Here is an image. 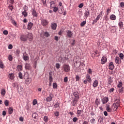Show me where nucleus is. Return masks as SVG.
<instances>
[{
    "label": "nucleus",
    "mask_w": 124,
    "mask_h": 124,
    "mask_svg": "<svg viewBox=\"0 0 124 124\" xmlns=\"http://www.w3.org/2000/svg\"><path fill=\"white\" fill-rule=\"evenodd\" d=\"M48 80H49L48 86L49 87H51L52 86V83H53V78L52 77V73L51 72L49 73Z\"/></svg>",
    "instance_id": "obj_1"
},
{
    "label": "nucleus",
    "mask_w": 124,
    "mask_h": 124,
    "mask_svg": "<svg viewBox=\"0 0 124 124\" xmlns=\"http://www.w3.org/2000/svg\"><path fill=\"white\" fill-rule=\"evenodd\" d=\"M63 71L64 72H69L70 71V66H69V65L68 64H64L63 67Z\"/></svg>",
    "instance_id": "obj_2"
},
{
    "label": "nucleus",
    "mask_w": 124,
    "mask_h": 124,
    "mask_svg": "<svg viewBox=\"0 0 124 124\" xmlns=\"http://www.w3.org/2000/svg\"><path fill=\"white\" fill-rule=\"evenodd\" d=\"M20 40L21 41H22V42H26L28 41V37H27L26 35H21L20 36Z\"/></svg>",
    "instance_id": "obj_3"
},
{
    "label": "nucleus",
    "mask_w": 124,
    "mask_h": 124,
    "mask_svg": "<svg viewBox=\"0 0 124 124\" xmlns=\"http://www.w3.org/2000/svg\"><path fill=\"white\" fill-rule=\"evenodd\" d=\"M32 117L34 119V122H37L38 121V114L36 112L32 113Z\"/></svg>",
    "instance_id": "obj_4"
},
{
    "label": "nucleus",
    "mask_w": 124,
    "mask_h": 124,
    "mask_svg": "<svg viewBox=\"0 0 124 124\" xmlns=\"http://www.w3.org/2000/svg\"><path fill=\"white\" fill-rule=\"evenodd\" d=\"M49 24L48 21L46 19H42L41 21V25L43 27H46Z\"/></svg>",
    "instance_id": "obj_5"
},
{
    "label": "nucleus",
    "mask_w": 124,
    "mask_h": 124,
    "mask_svg": "<svg viewBox=\"0 0 124 124\" xmlns=\"http://www.w3.org/2000/svg\"><path fill=\"white\" fill-rule=\"evenodd\" d=\"M32 27H33V23L31 22H29L27 25V30H28V31H31V30L32 29Z\"/></svg>",
    "instance_id": "obj_6"
},
{
    "label": "nucleus",
    "mask_w": 124,
    "mask_h": 124,
    "mask_svg": "<svg viewBox=\"0 0 124 124\" xmlns=\"http://www.w3.org/2000/svg\"><path fill=\"white\" fill-rule=\"evenodd\" d=\"M101 101L103 104H106V103L109 101V98H108V97H105L102 98Z\"/></svg>",
    "instance_id": "obj_7"
},
{
    "label": "nucleus",
    "mask_w": 124,
    "mask_h": 124,
    "mask_svg": "<svg viewBox=\"0 0 124 124\" xmlns=\"http://www.w3.org/2000/svg\"><path fill=\"white\" fill-rule=\"evenodd\" d=\"M31 12L32 13V15L33 16V17H37L38 15H37V13L36 12V11L35 10V9H32L31 10Z\"/></svg>",
    "instance_id": "obj_8"
},
{
    "label": "nucleus",
    "mask_w": 124,
    "mask_h": 124,
    "mask_svg": "<svg viewBox=\"0 0 124 124\" xmlns=\"http://www.w3.org/2000/svg\"><path fill=\"white\" fill-rule=\"evenodd\" d=\"M41 35H43V36H45L46 37H49V36H50V34H49V32H48L47 31H43L41 33Z\"/></svg>",
    "instance_id": "obj_9"
},
{
    "label": "nucleus",
    "mask_w": 124,
    "mask_h": 124,
    "mask_svg": "<svg viewBox=\"0 0 124 124\" xmlns=\"http://www.w3.org/2000/svg\"><path fill=\"white\" fill-rule=\"evenodd\" d=\"M73 95L75 96V98L77 99H79L80 97V93H79L77 92H74L73 93Z\"/></svg>",
    "instance_id": "obj_10"
},
{
    "label": "nucleus",
    "mask_w": 124,
    "mask_h": 124,
    "mask_svg": "<svg viewBox=\"0 0 124 124\" xmlns=\"http://www.w3.org/2000/svg\"><path fill=\"white\" fill-rule=\"evenodd\" d=\"M101 62L102 64H104V63H106L107 62V58H106V57L103 56L102 58Z\"/></svg>",
    "instance_id": "obj_11"
},
{
    "label": "nucleus",
    "mask_w": 124,
    "mask_h": 124,
    "mask_svg": "<svg viewBox=\"0 0 124 124\" xmlns=\"http://www.w3.org/2000/svg\"><path fill=\"white\" fill-rule=\"evenodd\" d=\"M8 112L9 115H12V114H13V112H14V109L12 107H9L8 108Z\"/></svg>",
    "instance_id": "obj_12"
},
{
    "label": "nucleus",
    "mask_w": 124,
    "mask_h": 124,
    "mask_svg": "<svg viewBox=\"0 0 124 124\" xmlns=\"http://www.w3.org/2000/svg\"><path fill=\"white\" fill-rule=\"evenodd\" d=\"M31 81H32V79H31V78H27L25 80V84L26 85H30V84L31 83Z\"/></svg>",
    "instance_id": "obj_13"
},
{
    "label": "nucleus",
    "mask_w": 124,
    "mask_h": 124,
    "mask_svg": "<svg viewBox=\"0 0 124 124\" xmlns=\"http://www.w3.org/2000/svg\"><path fill=\"white\" fill-rule=\"evenodd\" d=\"M27 38H28L29 41L32 40V33H29L27 35Z\"/></svg>",
    "instance_id": "obj_14"
},
{
    "label": "nucleus",
    "mask_w": 124,
    "mask_h": 124,
    "mask_svg": "<svg viewBox=\"0 0 124 124\" xmlns=\"http://www.w3.org/2000/svg\"><path fill=\"white\" fill-rule=\"evenodd\" d=\"M50 8H54L57 6V3L55 1H51L50 2Z\"/></svg>",
    "instance_id": "obj_15"
},
{
    "label": "nucleus",
    "mask_w": 124,
    "mask_h": 124,
    "mask_svg": "<svg viewBox=\"0 0 124 124\" xmlns=\"http://www.w3.org/2000/svg\"><path fill=\"white\" fill-rule=\"evenodd\" d=\"M84 17L87 19L89 16H90V11L89 10H87L85 11V12L84 13Z\"/></svg>",
    "instance_id": "obj_16"
},
{
    "label": "nucleus",
    "mask_w": 124,
    "mask_h": 124,
    "mask_svg": "<svg viewBox=\"0 0 124 124\" xmlns=\"http://www.w3.org/2000/svg\"><path fill=\"white\" fill-rule=\"evenodd\" d=\"M108 67H109V69H110V70H113L114 69V63H113V62H110L109 63Z\"/></svg>",
    "instance_id": "obj_17"
},
{
    "label": "nucleus",
    "mask_w": 124,
    "mask_h": 124,
    "mask_svg": "<svg viewBox=\"0 0 124 124\" xmlns=\"http://www.w3.org/2000/svg\"><path fill=\"white\" fill-rule=\"evenodd\" d=\"M86 80L89 82V83H91L92 82V78H91V76L89 74H87L86 76Z\"/></svg>",
    "instance_id": "obj_18"
},
{
    "label": "nucleus",
    "mask_w": 124,
    "mask_h": 124,
    "mask_svg": "<svg viewBox=\"0 0 124 124\" xmlns=\"http://www.w3.org/2000/svg\"><path fill=\"white\" fill-rule=\"evenodd\" d=\"M120 100L119 99H116L114 102V105L116 106H120Z\"/></svg>",
    "instance_id": "obj_19"
},
{
    "label": "nucleus",
    "mask_w": 124,
    "mask_h": 124,
    "mask_svg": "<svg viewBox=\"0 0 124 124\" xmlns=\"http://www.w3.org/2000/svg\"><path fill=\"white\" fill-rule=\"evenodd\" d=\"M115 62L117 64H120L122 62L121 61V59H120V58L119 57H116L115 58Z\"/></svg>",
    "instance_id": "obj_20"
},
{
    "label": "nucleus",
    "mask_w": 124,
    "mask_h": 124,
    "mask_svg": "<svg viewBox=\"0 0 124 124\" xmlns=\"http://www.w3.org/2000/svg\"><path fill=\"white\" fill-rule=\"evenodd\" d=\"M98 86V81L95 80L93 84V88H96V87H97Z\"/></svg>",
    "instance_id": "obj_21"
},
{
    "label": "nucleus",
    "mask_w": 124,
    "mask_h": 124,
    "mask_svg": "<svg viewBox=\"0 0 124 124\" xmlns=\"http://www.w3.org/2000/svg\"><path fill=\"white\" fill-rule=\"evenodd\" d=\"M51 28L52 29V30H56V29H57V23H51Z\"/></svg>",
    "instance_id": "obj_22"
},
{
    "label": "nucleus",
    "mask_w": 124,
    "mask_h": 124,
    "mask_svg": "<svg viewBox=\"0 0 124 124\" xmlns=\"http://www.w3.org/2000/svg\"><path fill=\"white\" fill-rule=\"evenodd\" d=\"M95 104L96 105V107H98V105L100 104V100L98 98H96L95 101Z\"/></svg>",
    "instance_id": "obj_23"
},
{
    "label": "nucleus",
    "mask_w": 124,
    "mask_h": 124,
    "mask_svg": "<svg viewBox=\"0 0 124 124\" xmlns=\"http://www.w3.org/2000/svg\"><path fill=\"white\" fill-rule=\"evenodd\" d=\"M106 110L108 112H112V108H110V105H106Z\"/></svg>",
    "instance_id": "obj_24"
},
{
    "label": "nucleus",
    "mask_w": 124,
    "mask_h": 124,
    "mask_svg": "<svg viewBox=\"0 0 124 124\" xmlns=\"http://www.w3.org/2000/svg\"><path fill=\"white\" fill-rule=\"evenodd\" d=\"M18 71H22L23 70V65H18L16 67Z\"/></svg>",
    "instance_id": "obj_25"
},
{
    "label": "nucleus",
    "mask_w": 124,
    "mask_h": 124,
    "mask_svg": "<svg viewBox=\"0 0 124 124\" xmlns=\"http://www.w3.org/2000/svg\"><path fill=\"white\" fill-rule=\"evenodd\" d=\"M52 96H51V94H49V96L46 98V101L47 102H49V101H52Z\"/></svg>",
    "instance_id": "obj_26"
},
{
    "label": "nucleus",
    "mask_w": 124,
    "mask_h": 124,
    "mask_svg": "<svg viewBox=\"0 0 124 124\" xmlns=\"http://www.w3.org/2000/svg\"><path fill=\"white\" fill-rule=\"evenodd\" d=\"M67 36L71 37L73 35V33L70 31H67Z\"/></svg>",
    "instance_id": "obj_27"
},
{
    "label": "nucleus",
    "mask_w": 124,
    "mask_h": 124,
    "mask_svg": "<svg viewBox=\"0 0 124 124\" xmlns=\"http://www.w3.org/2000/svg\"><path fill=\"white\" fill-rule=\"evenodd\" d=\"M9 78L11 80H14V79L15 78V76H14V74L11 73L9 74Z\"/></svg>",
    "instance_id": "obj_28"
},
{
    "label": "nucleus",
    "mask_w": 124,
    "mask_h": 124,
    "mask_svg": "<svg viewBox=\"0 0 124 124\" xmlns=\"http://www.w3.org/2000/svg\"><path fill=\"white\" fill-rule=\"evenodd\" d=\"M25 69L30 70L31 69V65H30V64L27 63L25 65Z\"/></svg>",
    "instance_id": "obj_29"
},
{
    "label": "nucleus",
    "mask_w": 124,
    "mask_h": 124,
    "mask_svg": "<svg viewBox=\"0 0 124 124\" xmlns=\"http://www.w3.org/2000/svg\"><path fill=\"white\" fill-rule=\"evenodd\" d=\"M5 93H6V91H5V89H2L1 90V94L2 95V96H4L5 95Z\"/></svg>",
    "instance_id": "obj_30"
},
{
    "label": "nucleus",
    "mask_w": 124,
    "mask_h": 124,
    "mask_svg": "<svg viewBox=\"0 0 124 124\" xmlns=\"http://www.w3.org/2000/svg\"><path fill=\"white\" fill-rule=\"evenodd\" d=\"M81 59H79V58H77L76 59V61H75V62H76V63H78L79 64V65H81Z\"/></svg>",
    "instance_id": "obj_31"
},
{
    "label": "nucleus",
    "mask_w": 124,
    "mask_h": 124,
    "mask_svg": "<svg viewBox=\"0 0 124 124\" xmlns=\"http://www.w3.org/2000/svg\"><path fill=\"white\" fill-rule=\"evenodd\" d=\"M118 25L120 29H122V28H124V23L122 21L119 22Z\"/></svg>",
    "instance_id": "obj_32"
},
{
    "label": "nucleus",
    "mask_w": 124,
    "mask_h": 124,
    "mask_svg": "<svg viewBox=\"0 0 124 124\" xmlns=\"http://www.w3.org/2000/svg\"><path fill=\"white\" fill-rule=\"evenodd\" d=\"M109 18L110 20H116V19H117V16H116L115 15H111L110 16Z\"/></svg>",
    "instance_id": "obj_33"
},
{
    "label": "nucleus",
    "mask_w": 124,
    "mask_h": 124,
    "mask_svg": "<svg viewBox=\"0 0 124 124\" xmlns=\"http://www.w3.org/2000/svg\"><path fill=\"white\" fill-rule=\"evenodd\" d=\"M48 117L47 116H45L43 118V121L45 122L44 124H46L48 122Z\"/></svg>",
    "instance_id": "obj_34"
},
{
    "label": "nucleus",
    "mask_w": 124,
    "mask_h": 124,
    "mask_svg": "<svg viewBox=\"0 0 124 124\" xmlns=\"http://www.w3.org/2000/svg\"><path fill=\"white\" fill-rule=\"evenodd\" d=\"M23 60L24 61H25V62H27V61H29V59H30V58L29 57V56L28 55H23Z\"/></svg>",
    "instance_id": "obj_35"
},
{
    "label": "nucleus",
    "mask_w": 124,
    "mask_h": 124,
    "mask_svg": "<svg viewBox=\"0 0 124 124\" xmlns=\"http://www.w3.org/2000/svg\"><path fill=\"white\" fill-rule=\"evenodd\" d=\"M22 15L26 18V17H28V12L27 11H24L22 12Z\"/></svg>",
    "instance_id": "obj_36"
},
{
    "label": "nucleus",
    "mask_w": 124,
    "mask_h": 124,
    "mask_svg": "<svg viewBox=\"0 0 124 124\" xmlns=\"http://www.w3.org/2000/svg\"><path fill=\"white\" fill-rule=\"evenodd\" d=\"M8 8L10 10H11V11H12L13 9H14V6L12 4H9Z\"/></svg>",
    "instance_id": "obj_37"
},
{
    "label": "nucleus",
    "mask_w": 124,
    "mask_h": 124,
    "mask_svg": "<svg viewBox=\"0 0 124 124\" xmlns=\"http://www.w3.org/2000/svg\"><path fill=\"white\" fill-rule=\"evenodd\" d=\"M78 99H74L73 100V106H75V105H76V104H77V102L78 101Z\"/></svg>",
    "instance_id": "obj_38"
},
{
    "label": "nucleus",
    "mask_w": 124,
    "mask_h": 124,
    "mask_svg": "<svg viewBox=\"0 0 124 124\" xmlns=\"http://www.w3.org/2000/svg\"><path fill=\"white\" fill-rule=\"evenodd\" d=\"M83 113V111L81 110H78L77 111V115L79 117V116H81V114Z\"/></svg>",
    "instance_id": "obj_39"
},
{
    "label": "nucleus",
    "mask_w": 124,
    "mask_h": 124,
    "mask_svg": "<svg viewBox=\"0 0 124 124\" xmlns=\"http://www.w3.org/2000/svg\"><path fill=\"white\" fill-rule=\"evenodd\" d=\"M18 77L19 79H23V74L21 72L18 73Z\"/></svg>",
    "instance_id": "obj_40"
},
{
    "label": "nucleus",
    "mask_w": 124,
    "mask_h": 124,
    "mask_svg": "<svg viewBox=\"0 0 124 124\" xmlns=\"http://www.w3.org/2000/svg\"><path fill=\"white\" fill-rule=\"evenodd\" d=\"M24 11H28L29 10V7L27 5H24L23 7Z\"/></svg>",
    "instance_id": "obj_41"
},
{
    "label": "nucleus",
    "mask_w": 124,
    "mask_h": 124,
    "mask_svg": "<svg viewBox=\"0 0 124 124\" xmlns=\"http://www.w3.org/2000/svg\"><path fill=\"white\" fill-rule=\"evenodd\" d=\"M59 106H60V103H59L58 102L55 103L54 105V108H58V107H59Z\"/></svg>",
    "instance_id": "obj_42"
},
{
    "label": "nucleus",
    "mask_w": 124,
    "mask_h": 124,
    "mask_svg": "<svg viewBox=\"0 0 124 124\" xmlns=\"http://www.w3.org/2000/svg\"><path fill=\"white\" fill-rule=\"evenodd\" d=\"M32 104L33 105V106L36 105V104H37V100L36 99H34L32 101Z\"/></svg>",
    "instance_id": "obj_43"
},
{
    "label": "nucleus",
    "mask_w": 124,
    "mask_h": 124,
    "mask_svg": "<svg viewBox=\"0 0 124 124\" xmlns=\"http://www.w3.org/2000/svg\"><path fill=\"white\" fill-rule=\"evenodd\" d=\"M117 87L118 88H122V87H123V82H122V81H120L117 85Z\"/></svg>",
    "instance_id": "obj_44"
},
{
    "label": "nucleus",
    "mask_w": 124,
    "mask_h": 124,
    "mask_svg": "<svg viewBox=\"0 0 124 124\" xmlns=\"http://www.w3.org/2000/svg\"><path fill=\"white\" fill-rule=\"evenodd\" d=\"M4 104L5 105V106H8V105H9V102L8 101V100H5Z\"/></svg>",
    "instance_id": "obj_45"
},
{
    "label": "nucleus",
    "mask_w": 124,
    "mask_h": 124,
    "mask_svg": "<svg viewBox=\"0 0 124 124\" xmlns=\"http://www.w3.org/2000/svg\"><path fill=\"white\" fill-rule=\"evenodd\" d=\"M86 21H84L83 22H82L81 23H80V27H84L85 25H86Z\"/></svg>",
    "instance_id": "obj_46"
},
{
    "label": "nucleus",
    "mask_w": 124,
    "mask_h": 124,
    "mask_svg": "<svg viewBox=\"0 0 124 124\" xmlns=\"http://www.w3.org/2000/svg\"><path fill=\"white\" fill-rule=\"evenodd\" d=\"M8 60L9 61H10V62H12V60H13V57H12V55H9Z\"/></svg>",
    "instance_id": "obj_47"
},
{
    "label": "nucleus",
    "mask_w": 124,
    "mask_h": 124,
    "mask_svg": "<svg viewBox=\"0 0 124 124\" xmlns=\"http://www.w3.org/2000/svg\"><path fill=\"white\" fill-rule=\"evenodd\" d=\"M119 56L121 59V60H124V54L120 53V54H119Z\"/></svg>",
    "instance_id": "obj_48"
},
{
    "label": "nucleus",
    "mask_w": 124,
    "mask_h": 124,
    "mask_svg": "<svg viewBox=\"0 0 124 124\" xmlns=\"http://www.w3.org/2000/svg\"><path fill=\"white\" fill-rule=\"evenodd\" d=\"M53 88L54 89H57V88H58V85L57 84V83H56V82L53 83Z\"/></svg>",
    "instance_id": "obj_49"
},
{
    "label": "nucleus",
    "mask_w": 124,
    "mask_h": 124,
    "mask_svg": "<svg viewBox=\"0 0 124 124\" xmlns=\"http://www.w3.org/2000/svg\"><path fill=\"white\" fill-rule=\"evenodd\" d=\"M12 86L14 88H16V87H18V83L14 82L13 83Z\"/></svg>",
    "instance_id": "obj_50"
},
{
    "label": "nucleus",
    "mask_w": 124,
    "mask_h": 124,
    "mask_svg": "<svg viewBox=\"0 0 124 124\" xmlns=\"http://www.w3.org/2000/svg\"><path fill=\"white\" fill-rule=\"evenodd\" d=\"M12 24H13L14 26H17V23L14 20H12Z\"/></svg>",
    "instance_id": "obj_51"
},
{
    "label": "nucleus",
    "mask_w": 124,
    "mask_h": 124,
    "mask_svg": "<svg viewBox=\"0 0 124 124\" xmlns=\"http://www.w3.org/2000/svg\"><path fill=\"white\" fill-rule=\"evenodd\" d=\"M10 4H12V5H13L14 3H15V1L14 0H9Z\"/></svg>",
    "instance_id": "obj_52"
},
{
    "label": "nucleus",
    "mask_w": 124,
    "mask_h": 124,
    "mask_svg": "<svg viewBox=\"0 0 124 124\" xmlns=\"http://www.w3.org/2000/svg\"><path fill=\"white\" fill-rule=\"evenodd\" d=\"M3 66H4V65L2 62H0V68H3Z\"/></svg>",
    "instance_id": "obj_53"
},
{
    "label": "nucleus",
    "mask_w": 124,
    "mask_h": 124,
    "mask_svg": "<svg viewBox=\"0 0 124 124\" xmlns=\"http://www.w3.org/2000/svg\"><path fill=\"white\" fill-rule=\"evenodd\" d=\"M77 121H78V118L77 117H74L73 118V122H74V123H76Z\"/></svg>",
    "instance_id": "obj_54"
},
{
    "label": "nucleus",
    "mask_w": 124,
    "mask_h": 124,
    "mask_svg": "<svg viewBox=\"0 0 124 124\" xmlns=\"http://www.w3.org/2000/svg\"><path fill=\"white\" fill-rule=\"evenodd\" d=\"M58 11L59 13H60V14H62V8H59Z\"/></svg>",
    "instance_id": "obj_55"
},
{
    "label": "nucleus",
    "mask_w": 124,
    "mask_h": 124,
    "mask_svg": "<svg viewBox=\"0 0 124 124\" xmlns=\"http://www.w3.org/2000/svg\"><path fill=\"white\" fill-rule=\"evenodd\" d=\"M54 12H57L58 10H59V8L57 7H54V8H53Z\"/></svg>",
    "instance_id": "obj_56"
},
{
    "label": "nucleus",
    "mask_w": 124,
    "mask_h": 124,
    "mask_svg": "<svg viewBox=\"0 0 124 124\" xmlns=\"http://www.w3.org/2000/svg\"><path fill=\"white\" fill-rule=\"evenodd\" d=\"M3 33L4 34V35H7V34H8V31L7 30H4L3 31Z\"/></svg>",
    "instance_id": "obj_57"
},
{
    "label": "nucleus",
    "mask_w": 124,
    "mask_h": 124,
    "mask_svg": "<svg viewBox=\"0 0 124 124\" xmlns=\"http://www.w3.org/2000/svg\"><path fill=\"white\" fill-rule=\"evenodd\" d=\"M90 122L91 124H93L95 122V119H94V118H93L90 120Z\"/></svg>",
    "instance_id": "obj_58"
},
{
    "label": "nucleus",
    "mask_w": 124,
    "mask_h": 124,
    "mask_svg": "<svg viewBox=\"0 0 124 124\" xmlns=\"http://www.w3.org/2000/svg\"><path fill=\"white\" fill-rule=\"evenodd\" d=\"M43 4V5H46V2L47 1V0H41Z\"/></svg>",
    "instance_id": "obj_59"
},
{
    "label": "nucleus",
    "mask_w": 124,
    "mask_h": 124,
    "mask_svg": "<svg viewBox=\"0 0 124 124\" xmlns=\"http://www.w3.org/2000/svg\"><path fill=\"white\" fill-rule=\"evenodd\" d=\"M54 115H55V116H56V117H59V112L58 111H55V112H54Z\"/></svg>",
    "instance_id": "obj_60"
},
{
    "label": "nucleus",
    "mask_w": 124,
    "mask_h": 124,
    "mask_svg": "<svg viewBox=\"0 0 124 124\" xmlns=\"http://www.w3.org/2000/svg\"><path fill=\"white\" fill-rule=\"evenodd\" d=\"M13 46H12V45L11 44L9 45L8 49H10V50H11L13 49Z\"/></svg>",
    "instance_id": "obj_61"
},
{
    "label": "nucleus",
    "mask_w": 124,
    "mask_h": 124,
    "mask_svg": "<svg viewBox=\"0 0 124 124\" xmlns=\"http://www.w3.org/2000/svg\"><path fill=\"white\" fill-rule=\"evenodd\" d=\"M67 81H68V78H67V77H66L64 78V83H67Z\"/></svg>",
    "instance_id": "obj_62"
},
{
    "label": "nucleus",
    "mask_w": 124,
    "mask_h": 124,
    "mask_svg": "<svg viewBox=\"0 0 124 124\" xmlns=\"http://www.w3.org/2000/svg\"><path fill=\"white\" fill-rule=\"evenodd\" d=\"M98 122H100V123H102V122H103V118L100 117L98 119Z\"/></svg>",
    "instance_id": "obj_63"
},
{
    "label": "nucleus",
    "mask_w": 124,
    "mask_h": 124,
    "mask_svg": "<svg viewBox=\"0 0 124 124\" xmlns=\"http://www.w3.org/2000/svg\"><path fill=\"white\" fill-rule=\"evenodd\" d=\"M120 5L121 7H124V2H121L120 3Z\"/></svg>",
    "instance_id": "obj_64"
}]
</instances>
